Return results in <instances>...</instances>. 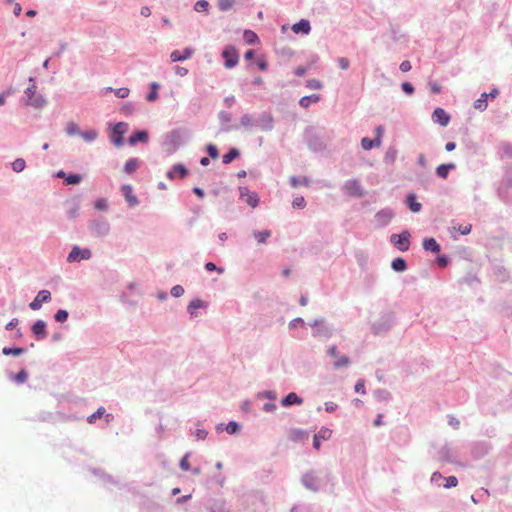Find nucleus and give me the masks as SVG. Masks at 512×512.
I'll list each match as a JSON object with an SVG mask.
<instances>
[{"label": "nucleus", "mask_w": 512, "mask_h": 512, "mask_svg": "<svg viewBox=\"0 0 512 512\" xmlns=\"http://www.w3.org/2000/svg\"><path fill=\"white\" fill-rule=\"evenodd\" d=\"M306 85L310 89L319 90L323 87L322 83L317 79H310L306 82Z\"/></svg>", "instance_id": "41"}, {"label": "nucleus", "mask_w": 512, "mask_h": 512, "mask_svg": "<svg viewBox=\"0 0 512 512\" xmlns=\"http://www.w3.org/2000/svg\"><path fill=\"white\" fill-rule=\"evenodd\" d=\"M243 38L248 44H255L259 42V38L255 32L252 30H245L243 34Z\"/></svg>", "instance_id": "25"}, {"label": "nucleus", "mask_w": 512, "mask_h": 512, "mask_svg": "<svg viewBox=\"0 0 512 512\" xmlns=\"http://www.w3.org/2000/svg\"><path fill=\"white\" fill-rule=\"evenodd\" d=\"M393 270L397 271V272H403L406 270L407 266H406V262L403 258H395L393 261H392V264H391Z\"/></svg>", "instance_id": "24"}, {"label": "nucleus", "mask_w": 512, "mask_h": 512, "mask_svg": "<svg viewBox=\"0 0 512 512\" xmlns=\"http://www.w3.org/2000/svg\"><path fill=\"white\" fill-rule=\"evenodd\" d=\"M175 73L180 76V77H184L187 75L188 73V70L184 67H181V66H175Z\"/></svg>", "instance_id": "55"}, {"label": "nucleus", "mask_w": 512, "mask_h": 512, "mask_svg": "<svg viewBox=\"0 0 512 512\" xmlns=\"http://www.w3.org/2000/svg\"><path fill=\"white\" fill-rule=\"evenodd\" d=\"M238 428H239L238 424L234 421H231L228 423V425L226 427V431L229 434H234L235 432H237Z\"/></svg>", "instance_id": "50"}, {"label": "nucleus", "mask_w": 512, "mask_h": 512, "mask_svg": "<svg viewBox=\"0 0 512 512\" xmlns=\"http://www.w3.org/2000/svg\"><path fill=\"white\" fill-rule=\"evenodd\" d=\"M235 0H218V7L222 11H227L232 8Z\"/></svg>", "instance_id": "35"}, {"label": "nucleus", "mask_w": 512, "mask_h": 512, "mask_svg": "<svg viewBox=\"0 0 512 512\" xmlns=\"http://www.w3.org/2000/svg\"><path fill=\"white\" fill-rule=\"evenodd\" d=\"M203 306V302L201 300H193L191 301L189 308L197 309Z\"/></svg>", "instance_id": "59"}, {"label": "nucleus", "mask_w": 512, "mask_h": 512, "mask_svg": "<svg viewBox=\"0 0 512 512\" xmlns=\"http://www.w3.org/2000/svg\"><path fill=\"white\" fill-rule=\"evenodd\" d=\"M222 56L225 59L224 65L226 68L231 69L237 65L238 60H239V55H238L237 50L234 47H232V46L225 47V49L223 50Z\"/></svg>", "instance_id": "2"}, {"label": "nucleus", "mask_w": 512, "mask_h": 512, "mask_svg": "<svg viewBox=\"0 0 512 512\" xmlns=\"http://www.w3.org/2000/svg\"><path fill=\"white\" fill-rule=\"evenodd\" d=\"M355 391L360 393H365L364 383L363 381H358L355 385Z\"/></svg>", "instance_id": "61"}, {"label": "nucleus", "mask_w": 512, "mask_h": 512, "mask_svg": "<svg viewBox=\"0 0 512 512\" xmlns=\"http://www.w3.org/2000/svg\"><path fill=\"white\" fill-rule=\"evenodd\" d=\"M207 152H208L209 156L214 159L218 157V150H217L216 146H214L212 144L207 146Z\"/></svg>", "instance_id": "53"}, {"label": "nucleus", "mask_w": 512, "mask_h": 512, "mask_svg": "<svg viewBox=\"0 0 512 512\" xmlns=\"http://www.w3.org/2000/svg\"><path fill=\"white\" fill-rule=\"evenodd\" d=\"M92 253L89 249H81L78 246H74L67 257L68 262H78L81 260H87L91 257Z\"/></svg>", "instance_id": "3"}, {"label": "nucleus", "mask_w": 512, "mask_h": 512, "mask_svg": "<svg viewBox=\"0 0 512 512\" xmlns=\"http://www.w3.org/2000/svg\"><path fill=\"white\" fill-rule=\"evenodd\" d=\"M410 234L408 231H403L401 234H392L391 242L400 250L407 251L410 245Z\"/></svg>", "instance_id": "1"}, {"label": "nucleus", "mask_w": 512, "mask_h": 512, "mask_svg": "<svg viewBox=\"0 0 512 512\" xmlns=\"http://www.w3.org/2000/svg\"><path fill=\"white\" fill-rule=\"evenodd\" d=\"M32 331L38 339L45 338L47 335L46 323L43 320L36 321L32 326Z\"/></svg>", "instance_id": "13"}, {"label": "nucleus", "mask_w": 512, "mask_h": 512, "mask_svg": "<svg viewBox=\"0 0 512 512\" xmlns=\"http://www.w3.org/2000/svg\"><path fill=\"white\" fill-rule=\"evenodd\" d=\"M338 63H339L340 68L343 70H346L349 67V61L347 58H344V57L340 58Z\"/></svg>", "instance_id": "56"}, {"label": "nucleus", "mask_w": 512, "mask_h": 512, "mask_svg": "<svg viewBox=\"0 0 512 512\" xmlns=\"http://www.w3.org/2000/svg\"><path fill=\"white\" fill-rule=\"evenodd\" d=\"M140 13L142 16L144 17H149L151 15V10L149 7L147 6H143L140 10Z\"/></svg>", "instance_id": "62"}, {"label": "nucleus", "mask_w": 512, "mask_h": 512, "mask_svg": "<svg viewBox=\"0 0 512 512\" xmlns=\"http://www.w3.org/2000/svg\"><path fill=\"white\" fill-rule=\"evenodd\" d=\"M332 436V430L329 428H321L317 434L314 435L313 446L316 449L320 448V440H328Z\"/></svg>", "instance_id": "9"}, {"label": "nucleus", "mask_w": 512, "mask_h": 512, "mask_svg": "<svg viewBox=\"0 0 512 512\" xmlns=\"http://www.w3.org/2000/svg\"><path fill=\"white\" fill-rule=\"evenodd\" d=\"M292 205L294 208L302 209L305 207L306 201H305L304 197L299 196L293 200Z\"/></svg>", "instance_id": "44"}, {"label": "nucleus", "mask_w": 512, "mask_h": 512, "mask_svg": "<svg viewBox=\"0 0 512 512\" xmlns=\"http://www.w3.org/2000/svg\"><path fill=\"white\" fill-rule=\"evenodd\" d=\"M45 104H46V100L43 98L42 95H38V94H36L33 97L30 96L25 102V105L31 106L35 109L43 108L45 106Z\"/></svg>", "instance_id": "12"}, {"label": "nucleus", "mask_w": 512, "mask_h": 512, "mask_svg": "<svg viewBox=\"0 0 512 512\" xmlns=\"http://www.w3.org/2000/svg\"><path fill=\"white\" fill-rule=\"evenodd\" d=\"M82 180V177L78 174H72L65 178V182L68 185L78 184Z\"/></svg>", "instance_id": "37"}, {"label": "nucleus", "mask_w": 512, "mask_h": 512, "mask_svg": "<svg viewBox=\"0 0 512 512\" xmlns=\"http://www.w3.org/2000/svg\"><path fill=\"white\" fill-rule=\"evenodd\" d=\"M128 125L124 122H119L114 125L112 131V141L116 146H121L123 144V135L127 132Z\"/></svg>", "instance_id": "4"}, {"label": "nucleus", "mask_w": 512, "mask_h": 512, "mask_svg": "<svg viewBox=\"0 0 512 512\" xmlns=\"http://www.w3.org/2000/svg\"><path fill=\"white\" fill-rule=\"evenodd\" d=\"M18 319L17 318H13L10 322L7 323L6 325V329L7 330H12L14 329L17 325H18Z\"/></svg>", "instance_id": "58"}, {"label": "nucleus", "mask_w": 512, "mask_h": 512, "mask_svg": "<svg viewBox=\"0 0 512 512\" xmlns=\"http://www.w3.org/2000/svg\"><path fill=\"white\" fill-rule=\"evenodd\" d=\"M393 214L388 210H381L375 215V223L377 227L386 226L392 219Z\"/></svg>", "instance_id": "8"}, {"label": "nucleus", "mask_w": 512, "mask_h": 512, "mask_svg": "<svg viewBox=\"0 0 512 512\" xmlns=\"http://www.w3.org/2000/svg\"><path fill=\"white\" fill-rule=\"evenodd\" d=\"M80 136L86 141V142H91V141H94L97 136H98V133L96 130L94 129H90V130H87V131H84V132H81L80 133Z\"/></svg>", "instance_id": "27"}, {"label": "nucleus", "mask_w": 512, "mask_h": 512, "mask_svg": "<svg viewBox=\"0 0 512 512\" xmlns=\"http://www.w3.org/2000/svg\"><path fill=\"white\" fill-rule=\"evenodd\" d=\"M105 410L104 408H99L95 413L90 415L87 419L89 423H95L97 419L101 418L104 414Z\"/></svg>", "instance_id": "38"}, {"label": "nucleus", "mask_w": 512, "mask_h": 512, "mask_svg": "<svg viewBox=\"0 0 512 512\" xmlns=\"http://www.w3.org/2000/svg\"><path fill=\"white\" fill-rule=\"evenodd\" d=\"M328 354L331 356V357H334V358H337L338 357V353H337V348L336 346H332L328 349Z\"/></svg>", "instance_id": "63"}, {"label": "nucleus", "mask_w": 512, "mask_h": 512, "mask_svg": "<svg viewBox=\"0 0 512 512\" xmlns=\"http://www.w3.org/2000/svg\"><path fill=\"white\" fill-rule=\"evenodd\" d=\"M180 468L183 471H188L190 469V463L188 461V455H185L180 461Z\"/></svg>", "instance_id": "52"}, {"label": "nucleus", "mask_w": 512, "mask_h": 512, "mask_svg": "<svg viewBox=\"0 0 512 512\" xmlns=\"http://www.w3.org/2000/svg\"><path fill=\"white\" fill-rule=\"evenodd\" d=\"M171 294L174 297H180L184 294V288L180 285H176L171 289Z\"/></svg>", "instance_id": "48"}, {"label": "nucleus", "mask_w": 512, "mask_h": 512, "mask_svg": "<svg viewBox=\"0 0 512 512\" xmlns=\"http://www.w3.org/2000/svg\"><path fill=\"white\" fill-rule=\"evenodd\" d=\"M445 481H446V483L444 485L445 488L456 487L458 484V480L455 476H449V477L445 478Z\"/></svg>", "instance_id": "46"}, {"label": "nucleus", "mask_w": 512, "mask_h": 512, "mask_svg": "<svg viewBox=\"0 0 512 512\" xmlns=\"http://www.w3.org/2000/svg\"><path fill=\"white\" fill-rule=\"evenodd\" d=\"M434 122L439 123L441 126L446 127L450 122L449 114L442 108H436L432 114Z\"/></svg>", "instance_id": "7"}, {"label": "nucleus", "mask_w": 512, "mask_h": 512, "mask_svg": "<svg viewBox=\"0 0 512 512\" xmlns=\"http://www.w3.org/2000/svg\"><path fill=\"white\" fill-rule=\"evenodd\" d=\"M344 191L349 196L361 197L364 195V190L358 180H349L344 185Z\"/></svg>", "instance_id": "5"}, {"label": "nucleus", "mask_w": 512, "mask_h": 512, "mask_svg": "<svg viewBox=\"0 0 512 512\" xmlns=\"http://www.w3.org/2000/svg\"><path fill=\"white\" fill-rule=\"evenodd\" d=\"M148 140V134L145 131H138L129 138V144L135 145L138 142H146Z\"/></svg>", "instance_id": "19"}, {"label": "nucleus", "mask_w": 512, "mask_h": 512, "mask_svg": "<svg viewBox=\"0 0 512 512\" xmlns=\"http://www.w3.org/2000/svg\"><path fill=\"white\" fill-rule=\"evenodd\" d=\"M303 400L294 392L289 393L283 400L282 405L287 407L293 404H302Z\"/></svg>", "instance_id": "16"}, {"label": "nucleus", "mask_w": 512, "mask_h": 512, "mask_svg": "<svg viewBox=\"0 0 512 512\" xmlns=\"http://www.w3.org/2000/svg\"><path fill=\"white\" fill-rule=\"evenodd\" d=\"M455 168V164L449 163V164H441L437 167L436 173L439 177L446 179L449 171Z\"/></svg>", "instance_id": "17"}, {"label": "nucleus", "mask_w": 512, "mask_h": 512, "mask_svg": "<svg viewBox=\"0 0 512 512\" xmlns=\"http://www.w3.org/2000/svg\"><path fill=\"white\" fill-rule=\"evenodd\" d=\"M209 3L205 0H199L195 3L194 9L197 12L206 11L208 9Z\"/></svg>", "instance_id": "42"}, {"label": "nucleus", "mask_w": 512, "mask_h": 512, "mask_svg": "<svg viewBox=\"0 0 512 512\" xmlns=\"http://www.w3.org/2000/svg\"><path fill=\"white\" fill-rule=\"evenodd\" d=\"M239 156V151L236 148H232L229 150L228 153L224 154L222 157V161L224 164H229L232 162L235 158Z\"/></svg>", "instance_id": "26"}, {"label": "nucleus", "mask_w": 512, "mask_h": 512, "mask_svg": "<svg viewBox=\"0 0 512 512\" xmlns=\"http://www.w3.org/2000/svg\"><path fill=\"white\" fill-rule=\"evenodd\" d=\"M106 92H114L115 95L119 98H126L128 97L129 93H130V90L126 87H122V88H119V89H116V90H113L112 88L108 87L105 89Z\"/></svg>", "instance_id": "29"}, {"label": "nucleus", "mask_w": 512, "mask_h": 512, "mask_svg": "<svg viewBox=\"0 0 512 512\" xmlns=\"http://www.w3.org/2000/svg\"><path fill=\"white\" fill-rule=\"evenodd\" d=\"M26 162L23 158H18L12 163V168L15 172H21L25 169Z\"/></svg>", "instance_id": "32"}, {"label": "nucleus", "mask_w": 512, "mask_h": 512, "mask_svg": "<svg viewBox=\"0 0 512 512\" xmlns=\"http://www.w3.org/2000/svg\"><path fill=\"white\" fill-rule=\"evenodd\" d=\"M139 166V161L138 159L136 158H131L129 159L126 163H125V166H124V171L127 173V174H132L133 172L136 171V169L138 168Z\"/></svg>", "instance_id": "23"}, {"label": "nucleus", "mask_w": 512, "mask_h": 512, "mask_svg": "<svg viewBox=\"0 0 512 512\" xmlns=\"http://www.w3.org/2000/svg\"><path fill=\"white\" fill-rule=\"evenodd\" d=\"M29 81H30L31 84L28 86V88L25 91V94L27 95V99L30 96L33 97V96L36 95V85L34 83V79L30 78Z\"/></svg>", "instance_id": "40"}, {"label": "nucleus", "mask_w": 512, "mask_h": 512, "mask_svg": "<svg viewBox=\"0 0 512 512\" xmlns=\"http://www.w3.org/2000/svg\"><path fill=\"white\" fill-rule=\"evenodd\" d=\"M241 198L252 208H255L259 203V198L256 193L245 190L241 193Z\"/></svg>", "instance_id": "14"}, {"label": "nucleus", "mask_w": 512, "mask_h": 512, "mask_svg": "<svg viewBox=\"0 0 512 512\" xmlns=\"http://www.w3.org/2000/svg\"><path fill=\"white\" fill-rule=\"evenodd\" d=\"M472 229V225L471 224H465V225H460L458 228H457V231L462 234V235H467L470 233Z\"/></svg>", "instance_id": "49"}, {"label": "nucleus", "mask_w": 512, "mask_h": 512, "mask_svg": "<svg viewBox=\"0 0 512 512\" xmlns=\"http://www.w3.org/2000/svg\"><path fill=\"white\" fill-rule=\"evenodd\" d=\"M121 190L123 192V195H124L126 201L129 203L130 206H136L138 204V199L133 194L132 186L123 185Z\"/></svg>", "instance_id": "11"}, {"label": "nucleus", "mask_w": 512, "mask_h": 512, "mask_svg": "<svg viewBox=\"0 0 512 512\" xmlns=\"http://www.w3.org/2000/svg\"><path fill=\"white\" fill-rule=\"evenodd\" d=\"M51 299V294L48 290H41L38 292L35 299L29 304L32 310H38L41 308L42 303L48 302Z\"/></svg>", "instance_id": "6"}, {"label": "nucleus", "mask_w": 512, "mask_h": 512, "mask_svg": "<svg viewBox=\"0 0 512 512\" xmlns=\"http://www.w3.org/2000/svg\"><path fill=\"white\" fill-rule=\"evenodd\" d=\"M3 354L5 355H13V356H19L24 352L23 348H3Z\"/></svg>", "instance_id": "36"}, {"label": "nucleus", "mask_w": 512, "mask_h": 512, "mask_svg": "<svg viewBox=\"0 0 512 512\" xmlns=\"http://www.w3.org/2000/svg\"><path fill=\"white\" fill-rule=\"evenodd\" d=\"M349 363H350L349 358H348L347 356H345V355H342V356H338V357L336 358V361H335V363H334V366H335L336 368H340V367L348 366V365H349Z\"/></svg>", "instance_id": "34"}, {"label": "nucleus", "mask_w": 512, "mask_h": 512, "mask_svg": "<svg viewBox=\"0 0 512 512\" xmlns=\"http://www.w3.org/2000/svg\"><path fill=\"white\" fill-rule=\"evenodd\" d=\"M407 204L409 206V209L414 213H417L421 210V204L416 201V197L414 194H409L407 196Z\"/></svg>", "instance_id": "22"}, {"label": "nucleus", "mask_w": 512, "mask_h": 512, "mask_svg": "<svg viewBox=\"0 0 512 512\" xmlns=\"http://www.w3.org/2000/svg\"><path fill=\"white\" fill-rule=\"evenodd\" d=\"M158 89H159V85L156 82H153L151 84V91L147 95V100L149 102L155 101L158 98Z\"/></svg>", "instance_id": "31"}, {"label": "nucleus", "mask_w": 512, "mask_h": 512, "mask_svg": "<svg viewBox=\"0 0 512 512\" xmlns=\"http://www.w3.org/2000/svg\"><path fill=\"white\" fill-rule=\"evenodd\" d=\"M402 89L405 93L407 94H412L413 91H414V87L412 86V84H410L409 82H404L402 84Z\"/></svg>", "instance_id": "54"}, {"label": "nucleus", "mask_w": 512, "mask_h": 512, "mask_svg": "<svg viewBox=\"0 0 512 512\" xmlns=\"http://www.w3.org/2000/svg\"><path fill=\"white\" fill-rule=\"evenodd\" d=\"M292 30L296 34H298L300 32L304 33V34H308L311 30L310 23L308 20L302 19L298 23H296L292 26Z\"/></svg>", "instance_id": "15"}, {"label": "nucleus", "mask_w": 512, "mask_h": 512, "mask_svg": "<svg viewBox=\"0 0 512 512\" xmlns=\"http://www.w3.org/2000/svg\"><path fill=\"white\" fill-rule=\"evenodd\" d=\"M318 101H320V95L318 94H313V95H310V96H304L302 97L300 100H299V105L303 108H307L309 107V105L311 103H317Z\"/></svg>", "instance_id": "20"}, {"label": "nucleus", "mask_w": 512, "mask_h": 512, "mask_svg": "<svg viewBox=\"0 0 512 512\" xmlns=\"http://www.w3.org/2000/svg\"><path fill=\"white\" fill-rule=\"evenodd\" d=\"M174 172L176 173V175H179L180 178H184L188 174L187 169L182 164L175 165Z\"/></svg>", "instance_id": "39"}, {"label": "nucleus", "mask_w": 512, "mask_h": 512, "mask_svg": "<svg viewBox=\"0 0 512 512\" xmlns=\"http://www.w3.org/2000/svg\"><path fill=\"white\" fill-rule=\"evenodd\" d=\"M193 53L194 50L191 48H185L183 52L175 50L170 54V58L172 62L183 61L189 59L193 55Z\"/></svg>", "instance_id": "10"}, {"label": "nucleus", "mask_w": 512, "mask_h": 512, "mask_svg": "<svg viewBox=\"0 0 512 512\" xmlns=\"http://www.w3.org/2000/svg\"><path fill=\"white\" fill-rule=\"evenodd\" d=\"M430 90L433 94H438L441 91V87L437 83H430Z\"/></svg>", "instance_id": "60"}, {"label": "nucleus", "mask_w": 512, "mask_h": 512, "mask_svg": "<svg viewBox=\"0 0 512 512\" xmlns=\"http://www.w3.org/2000/svg\"><path fill=\"white\" fill-rule=\"evenodd\" d=\"M66 132L70 136L80 135V128L79 126L74 122H69L66 125Z\"/></svg>", "instance_id": "30"}, {"label": "nucleus", "mask_w": 512, "mask_h": 512, "mask_svg": "<svg viewBox=\"0 0 512 512\" xmlns=\"http://www.w3.org/2000/svg\"><path fill=\"white\" fill-rule=\"evenodd\" d=\"M94 207L97 210L103 211L107 209V201L103 198H99L94 202Z\"/></svg>", "instance_id": "45"}, {"label": "nucleus", "mask_w": 512, "mask_h": 512, "mask_svg": "<svg viewBox=\"0 0 512 512\" xmlns=\"http://www.w3.org/2000/svg\"><path fill=\"white\" fill-rule=\"evenodd\" d=\"M290 182L293 187H297L298 185H301V184L308 185V180L306 178L300 180L296 177H292L290 179Z\"/></svg>", "instance_id": "51"}, {"label": "nucleus", "mask_w": 512, "mask_h": 512, "mask_svg": "<svg viewBox=\"0 0 512 512\" xmlns=\"http://www.w3.org/2000/svg\"><path fill=\"white\" fill-rule=\"evenodd\" d=\"M270 236L271 233L269 230L254 232V237L258 243H265Z\"/></svg>", "instance_id": "28"}, {"label": "nucleus", "mask_w": 512, "mask_h": 512, "mask_svg": "<svg viewBox=\"0 0 512 512\" xmlns=\"http://www.w3.org/2000/svg\"><path fill=\"white\" fill-rule=\"evenodd\" d=\"M411 69V64L409 61H403L401 64H400V70L402 72H408L409 70Z\"/></svg>", "instance_id": "57"}, {"label": "nucleus", "mask_w": 512, "mask_h": 512, "mask_svg": "<svg viewBox=\"0 0 512 512\" xmlns=\"http://www.w3.org/2000/svg\"><path fill=\"white\" fill-rule=\"evenodd\" d=\"M423 247L425 250H431L432 252L438 253L440 246L434 238H427L423 241Z\"/></svg>", "instance_id": "21"}, {"label": "nucleus", "mask_w": 512, "mask_h": 512, "mask_svg": "<svg viewBox=\"0 0 512 512\" xmlns=\"http://www.w3.org/2000/svg\"><path fill=\"white\" fill-rule=\"evenodd\" d=\"M27 377H28L27 372L25 370H21L20 372H18L15 375L14 379L18 383H24L27 380Z\"/></svg>", "instance_id": "47"}, {"label": "nucleus", "mask_w": 512, "mask_h": 512, "mask_svg": "<svg viewBox=\"0 0 512 512\" xmlns=\"http://www.w3.org/2000/svg\"><path fill=\"white\" fill-rule=\"evenodd\" d=\"M55 320L58 322H64L68 318V312L66 310H58L54 316Z\"/></svg>", "instance_id": "43"}, {"label": "nucleus", "mask_w": 512, "mask_h": 512, "mask_svg": "<svg viewBox=\"0 0 512 512\" xmlns=\"http://www.w3.org/2000/svg\"><path fill=\"white\" fill-rule=\"evenodd\" d=\"M381 145V140L379 138L370 139V138H363L361 140V146L364 150H370L373 147H379Z\"/></svg>", "instance_id": "18"}, {"label": "nucleus", "mask_w": 512, "mask_h": 512, "mask_svg": "<svg viewBox=\"0 0 512 512\" xmlns=\"http://www.w3.org/2000/svg\"><path fill=\"white\" fill-rule=\"evenodd\" d=\"M294 73L297 75V76H303L305 73H306V68L302 67V66H299L295 69Z\"/></svg>", "instance_id": "64"}, {"label": "nucleus", "mask_w": 512, "mask_h": 512, "mask_svg": "<svg viewBox=\"0 0 512 512\" xmlns=\"http://www.w3.org/2000/svg\"><path fill=\"white\" fill-rule=\"evenodd\" d=\"M488 97V94L484 93L481 95V98L478 99L475 104H474V107L478 110H485L486 107H487V104H486V99Z\"/></svg>", "instance_id": "33"}]
</instances>
